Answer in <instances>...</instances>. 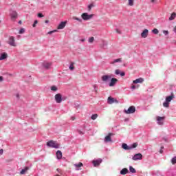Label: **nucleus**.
I'll return each mask as SVG.
<instances>
[{
    "label": "nucleus",
    "instance_id": "obj_1",
    "mask_svg": "<svg viewBox=\"0 0 176 176\" xmlns=\"http://www.w3.org/2000/svg\"><path fill=\"white\" fill-rule=\"evenodd\" d=\"M47 146L50 148H55L56 149H58L60 148V144L54 140H50L47 142Z\"/></svg>",
    "mask_w": 176,
    "mask_h": 176
},
{
    "label": "nucleus",
    "instance_id": "obj_2",
    "mask_svg": "<svg viewBox=\"0 0 176 176\" xmlns=\"http://www.w3.org/2000/svg\"><path fill=\"white\" fill-rule=\"evenodd\" d=\"M8 45H10V46H12L14 47H16V46H17V44L16 43V40L14 39V36H10L8 41Z\"/></svg>",
    "mask_w": 176,
    "mask_h": 176
},
{
    "label": "nucleus",
    "instance_id": "obj_3",
    "mask_svg": "<svg viewBox=\"0 0 176 176\" xmlns=\"http://www.w3.org/2000/svg\"><path fill=\"white\" fill-rule=\"evenodd\" d=\"M94 16V14H93L89 15L87 13L85 12L82 14L81 17L82 20H90V19H93Z\"/></svg>",
    "mask_w": 176,
    "mask_h": 176
},
{
    "label": "nucleus",
    "instance_id": "obj_4",
    "mask_svg": "<svg viewBox=\"0 0 176 176\" xmlns=\"http://www.w3.org/2000/svg\"><path fill=\"white\" fill-rule=\"evenodd\" d=\"M55 101L57 102V104H61L63 102V96L60 95V94H57L55 95Z\"/></svg>",
    "mask_w": 176,
    "mask_h": 176
},
{
    "label": "nucleus",
    "instance_id": "obj_5",
    "mask_svg": "<svg viewBox=\"0 0 176 176\" xmlns=\"http://www.w3.org/2000/svg\"><path fill=\"white\" fill-rule=\"evenodd\" d=\"M125 113L130 115V113H134L135 112V107L134 106H131L127 110H124Z\"/></svg>",
    "mask_w": 176,
    "mask_h": 176
},
{
    "label": "nucleus",
    "instance_id": "obj_6",
    "mask_svg": "<svg viewBox=\"0 0 176 176\" xmlns=\"http://www.w3.org/2000/svg\"><path fill=\"white\" fill-rule=\"evenodd\" d=\"M164 119H166V117L157 116V124H159L160 126H162L164 122Z\"/></svg>",
    "mask_w": 176,
    "mask_h": 176
},
{
    "label": "nucleus",
    "instance_id": "obj_7",
    "mask_svg": "<svg viewBox=\"0 0 176 176\" xmlns=\"http://www.w3.org/2000/svg\"><path fill=\"white\" fill-rule=\"evenodd\" d=\"M116 83H118V78H112L110 80V82L109 84V86L110 87H113V86H115V85H116Z\"/></svg>",
    "mask_w": 176,
    "mask_h": 176
},
{
    "label": "nucleus",
    "instance_id": "obj_8",
    "mask_svg": "<svg viewBox=\"0 0 176 176\" xmlns=\"http://www.w3.org/2000/svg\"><path fill=\"white\" fill-rule=\"evenodd\" d=\"M112 78L111 75H104L101 77L102 82H107Z\"/></svg>",
    "mask_w": 176,
    "mask_h": 176
},
{
    "label": "nucleus",
    "instance_id": "obj_9",
    "mask_svg": "<svg viewBox=\"0 0 176 176\" xmlns=\"http://www.w3.org/2000/svg\"><path fill=\"white\" fill-rule=\"evenodd\" d=\"M133 160L137 161V160H142V154L141 153H138L135 154L133 157Z\"/></svg>",
    "mask_w": 176,
    "mask_h": 176
},
{
    "label": "nucleus",
    "instance_id": "obj_10",
    "mask_svg": "<svg viewBox=\"0 0 176 176\" xmlns=\"http://www.w3.org/2000/svg\"><path fill=\"white\" fill-rule=\"evenodd\" d=\"M112 135H113V134L109 133L108 135H107L105 137L104 142H112V139L111 138V137H112Z\"/></svg>",
    "mask_w": 176,
    "mask_h": 176
},
{
    "label": "nucleus",
    "instance_id": "obj_11",
    "mask_svg": "<svg viewBox=\"0 0 176 176\" xmlns=\"http://www.w3.org/2000/svg\"><path fill=\"white\" fill-rule=\"evenodd\" d=\"M174 98H175V96L173 93H172L170 96L166 98V101H167L168 102H171V100H174Z\"/></svg>",
    "mask_w": 176,
    "mask_h": 176
},
{
    "label": "nucleus",
    "instance_id": "obj_12",
    "mask_svg": "<svg viewBox=\"0 0 176 176\" xmlns=\"http://www.w3.org/2000/svg\"><path fill=\"white\" fill-rule=\"evenodd\" d=\"M74 166H75L76 170H82L80 167H83V164L82 162H79L78 164H74Z\"/></svg>",
    "mask_w": 176,
    "mask_h": 176
},
{
    "label": "nucleus",
    "instance_id": "obj_13",
    "mask_svg": "<svg viewBox=\"0 0 176 176\" xmlns=\"http://www.w3.org/2000/svg\"><path fill=\"white\" fill-rule=\"evenodd\" d=\"M102 162V160H98L96 161H93V164L94 167H98V166H100V164Z\"/></svg>",
    "mask_w": 176,
    "mask_h": 176
},
{
    "label": "nucleus",
    "instance_id": "obj_14",
    "mask_svg": "<svg viewBox=\"0 0 176 176\" xmlns=\"http://www.w3.org/2000/svg\"><path fill=\"white\" fill-rule=\"evenodd\" d=\"M10 16L12 20H15V19H17V12H16V11H12Z\"/></svg>",
    "mask_w": 176,
    "mask_h": 176
},
{
    "label": "nucleus",
    "instance_id": "obj_15",
    "mask_svg": "<svg viewBox=\"0 0 176 176\" xmlns=\"http://www.w3.org/2000/svg\"><path fill=\"white\" fill-rule=\"evenodd\" d=\"M65 24H67V22H60L59 25H58V30H63L65 28Z\"/></svg>",
    "mask_w": 176,
    "mask_h": 176
},
{
    "label": "nucleus",
    "instance_id": "obj_16",
    "mask_svg": "<svg viewBox=\"0 0 176 176\" xmlns=\"http://www.w3.org/2000/svg\"><path fill=\"white\" fill-rule=\"evenodd\" d=\"M142 38H146L148 36V30L145 29L141 34Z\"/></svg>",
    "mask_w": 176,
    "mask_h": 176
},
{
    "label": "nucleus",
    "instance_id": "obj_17",
    "mask_svg": "<svg viewBox=\"0 0 176 176\" xmlns=\"http://www.w3.org/2000/svg\"><path fill=\"white\" fill-rule=\"evenodd\" d=\"M6 58H8V54L6 52L1 54L0 56V60H6Z\"/></svg>",
    "mask_w": 176,
    "mask_h": 176
},
{
    "label": "nucleus",
    "instance_id": "obj_18",
    "mask_svg": "<svg viewBox=\"0 0 176 176\" xmlns=\"http://www.w3.org/2000/svg\"><path fill=\"white\" fill-rule=\"evenodd\" d=\"M43 67L44 68H45V69H49V68H50V67H52V63H43Z\"/></svg>",
    "mask_w": 176,
    "mask_h": 176
},
{
    "label": "nucleus",
    "instance_id": "obj_19",
    "mask_svg": "<svg viewBox=\"0 0 176 176\" xmlns=\"http://www.w3.org/2000/svg\"><path fill=\"white\" fill-rule=\"evenodd\" d=\"M144 82V78H140L133 81V83H142Z\"/></svg>",
    "mask_w": 176,
    "mask_h": 176
},
{
    "label": "nucleus",
    "instance_id": "obj_20",
    "mask_svg": "<svg viewBox=\"0 0 176 176\" xmlns=\"http://www.w3.org/2000/svg\"><path fill=\"white\" fill-rule=\"evenodd\" d=\"M120 174L122 175H126V174H129V169L124 168L121 171Z\"/></svg>",
    "mask_w": 176,
    "mask_h": 176
},
{
    "label": "nucleus",
    "instance_id": "obj_21",
    "mask_svg": "<svg viewBox=\"0 0 176 176\" xmlns=\"http://www.w3.org/2000/svg\"><path fill=\"white\" fill-rule=\"evenodd\" d=\"M122 148H123V149H125V151H130L131 149V148H130V146H129L127 144L125 143L122 144Z\"/></svg>",
    "mask_w": 176,
    "mask_h": 176
},
{
    "label": "nucleus",
    "instance_id": "obj_22",
    "mask_svg": "<svg viewBox=\"0 0 176 176\" xmlns=\"http://www.w3.org/2000/svg\"><path fill=\"white\" fill-rule=\"evenodd\" d=\"M56 157L57 159H61L63 157V153L61 152V151H58L56 152Z\"/></svg>",
    "mask_w": 176,
    "mask_h": 176
},
{
    "label": "nucleus",
    "instance_id": "obj_23",
    "mask_svg": "<svg viewBox=\"0 0 176 176\" xmlns=\"http://www.w3.org/2000/svg\"><path fill=\"white\" fill-rule=\"evenodd\" d=\"M175 17H176V14H175V12H173V13L171 14L170 16L169 17L170 21L174 20V19H175Z\"/></svg>",
    "mask_w": 176,
    "mask_h": 176
},
{
    "label": "nucleus",
    "instance_id": "obj_24",
    "mask_svg": "<svg viewBox=\"0 0 176 176\" xmlns=\"http://www.w3.org/2000/svg\"><path fill=\"white\" fill-rule=\"evenodd\" d=\"M113 100H114V98H112V97H109L108 98V100H107V102H108V104H113Z\"/></svg>",
    "mask_w": 176,
    "mask_h": 176
},
{
    "label": "nucleus",
    "instance_id": "obj_25",
    "mask_svg": "<svg viewBox=\"0 0 176 176\" xmlns=\"http://www.w3.org/2000/svg\"><path fill=\"white\" fill-rule=\"evenodd\" d=\"M129 171L132 173V174H135L137 173L135 168H134L133 166L129 167Z\"/></svg>",
    "mask_w": 176,
    "mask_h": 176
},
{
    "label": "nucleus",
    "instance_id": "obj_26",
    "mask_svg": "<svg viewBox=\"0 0 176 176\" xmlns=\"http://www.w3.org/2000/svg\"><path fill=\"white\" fill-rule=\"evenodd\" d=\"M116 63H122V58H118L111 62L110 64H115Z\"/></svg>",
    "mask_w": 176,
    "mask_h": 176
},
{
    "label": "nucleus",
    "instance_id": "obj_27",
    "mask_svg": "<svg viewBox=\"0 0 176 176\" xmlns=\"http://www.w3.org/2000/svg\"><path fill=\"white\" fill-rule=\"evenodd\" d=\"M28 170V167H25L24 169H22L21 171L20 172V174L21 175L25 174L27 173V170Z\"/></svg>",
    "mask_w": 176,
    "mask_h": 176
},
{
    "label": "nucleus",
    "instance_id": "obj_28",
    "mask_svg": "<svg viewBox=\"0 0 176 176\" xmlns=\"http://www.w3.org/2000/svg\"><path fill=\"white\" fill-rule=\"evenodd\" d=\"M74 64H75L74 62L71 63L70 66L69 67L70 71H74L75 69V67L74 66Z\"/></svg>",
    "mask_w": 176,
    "mask_h": 176
},
{
    "label": "nucleus",
    "instance_id": "obj_29",
    "mask_svg": "<svg viewBox=\"0 0 176 176\" xmlns=\"http://www.w3.org/2000/svg\"><path fill=\"white\" fill-rule=\"evenodd\" d=\"M163 106L165 108H168L170 107V102H167L166 100L163 103Z\"/></svg>",
    "mask_w": 176,
    "mask_h": 176
},
{
    "label": "nucleus",
    "instance_id": "obj_30",
    "mask_svg": "<svg viewBox=\"0 0 176 176\" xmlns=\"http://www.w3.org/2000/svg\"><path fill=\"white\" fill-rule=\"evenodd\" d=\"M97 118H98V115L97 113H95L91 116V119H92V120H96Z\"/></svg>",
    "mask_w": 176,
    "mask_h": 176
},
{
    "label": "nucleus",
    "instance_id": "obj_31",
    "mask_svg": "<svg viewBox=\"0 0 176 176\" xmlns=\"http://www.w3.org/2000/svg\"><path fill=\"white\" fill-rule=\"evenodd\" d=\"M129 6H134V0H128Z\"/></svg>",
    "mask_w": 176,
    "mask_h": 176
},
{
    "label": "nucleus",
    "instance_id": "obj_32",
    "mask_svg": "<svg viewBox=\"0 0 176 176\" xmlns=\"http://www.w3.org/2000/svg\"><path fill=\"white\" fill-rule=\"evenodd\" d=\"M137 146H138V143L135 142V143H133L131 146L130 148H131V149L134 148H137Z\"/></svg>",
    "mask_w": 176,
    "mask_h": 176
},
{
    "label": "nucleus",
    "instance_id": "obj_33",
    "mask_svg": "<svg viewBox=\"0 0 176 176\" xmlns=\"http://www.w3.org/2000/svg\"><path fill=\"white\" fill-rule=\"evenodd\" d=\"M73 20H76L77 21H79L80 23H82V19L80 18H78L76 16H73Z\"/></svg>",
    "mask_w": 176,
    "mask_h": 176
},
{
    "label": "nucleus",
    "instance_id": "obj_34",
    "mask_svg": "<svg viewBox=\"0 0 176 176\" xmlns=\"http://www.w3.org/2000/svg\"><path fill=\"white\" fill-rule=\"evenodd\" d=\"M91 8H94V4L91 3V4H89L88 6V10L89 11H91Z\"/></svg>",
    "mask_w": 176,
    "mask_h": 176
},
{
    "label": "nucleus",
    "instance_id": "obj_35",
    "mask_svg": "<svg viewBox=\"0 0 176 176\" xmlns=\"http://www.w3.org/2000/svg\"><path fill=\"white\" fill-rule=\"evenodd\" d=\"M88 41H89V43H93V42H94V37H90L88 39Z\"/></svg>",
    "mask_w": 176,
    "mask_h": 176
},
{
    "label": "nucleus",
    "instance_id": "obj_36",
    "mask_svg": "<svg viewBox=\"0 0 176 176\" xmlns=\"http://www.w3.org/2000/svg\"><path fill=\"white\" fill-rule=\"evenodd\" d=\"M51 90H52V91H57V87L56 86H52L51 87Z\"/></svg>",
    "mask_w": 176,
    "mask_h": 176
},
{
    "label": "nucleus",
    "instance_id": "obj_37",
    "mask_svg": "<svg viewBox=\"0 0 176 176\" xmlns=\"http://www.w3.org/2000/svg\"><path fill=\"white\" fill-rule=\"evenodd\" d=\"M171 163H172V164H175V163H176V157H174L173 158H172Z\"/></svg>",
    "mask_w": 176,
    "mask_h": 176
},
{
    "label": "nucleus",
    "instance_id": "obj_38",
    "mask_svg": "<svg viewBox=\"0 0 176 176\" xmlns=\"http://www.w3.org/2000/svg\"><path fill=\"white\" fill-rule=\"evenodd\" d=\"M153 34H159V30L157 29L153 30Z\"/></svg>",
    "mask_w": 176,
    "mask_h": 176
},
{
    "label": "nucleus",
    "instance_id": "obj_39",
    "mask_svg": "<svg viewBox=\"0 0 176 176\" xmlns=\"http://www.w3.org/2000/svg\"><path fill=\"white\" fill-rule=\"evenodd\" d=\"M116 75H120V69H116L115 71Z\"/></svg>",
    "mask_w": 176,
    "mask_h": 176
},
{
    "label": "nucleus",
    "instance_id": "obj_40",
    "mask_svg": "<svg viewBox=\"0 0 176 176\" xmlns=\"http://www.w3.org/2000/svg\"><path fill=\"white\" fill-rule=\"evenodd\" d=\"M36 24H38V21L37 20L34 21V22L32 25V27H34V28L36 27Z\"/></svg>",
    "mask_w": 176,
    "mask_h": 176
},
{
    "label": "nucleus",
    "instance_id": "obj_41",
    "mask_svg": "<svg viewBox=\"0 0 176 176\" xmlns=\"http://www.w3.org/2000/svg\"><path fill=\"white\" fill-rule=\"evenodd\" d=\"M37 16H38V17H39V18H42V17L44 16L43 13H38Z\"/></svg>",
    "mask_w": 176,
    "mask_h": 176
},
{
    "label": "nucleus",
    "instance_id": "obj_42",
    "mask_svg": "<svg viewBox=\"0 0 176 176\" xmlns=\"http://www.w3.org/2000/svg\"><path fill=\"white\" fill-rule=\"evenodd\" d=\"M24 32H25V30L22 28L19 30V34H24Z\"/></svg>",
    "mask_w": 176,
    "mask_h": 176
},
{
    "label": "nucleus",
    "instance_id": "obj_43",
    "mask_svg": "<svg viewBox=\"0 0 176 176\" xmlns=\"http://www.w3.org/2000/svg\"><path fill=\"white\" fill-rule=\"evenodd\" d=\"M116 32H117V34H122V32H120L119 29H116Z\"/></svg>",
    "mask_w": 176,
    "mask_h": 176
},
{
    "label": "nucleus",
    "instance_id": "obj_44",
    "mask_svg": "<svg viewBox=\"0 0 176 176\" xmlns=\"http://www.w3.org/2000/svg\"><path fill=\"white\" fill-rule=\"evenodd\" d=\"M163 34H164L165 35H168V31H167V30H164V31H163Z\"/></svg>",
    "mask_w": 176,
    "mask_h": 176
},
{
    "label": "nucleus",
    "instance_id": "obj_45",
    "mask_svg": "<svg viewBox=\"0 0 176 176\" xmlns=\"http://www.w3.org/2000/svg\"><path fill=\"white\" fill-rule=\"evenodd\" d=\"M113 102H116V104H119V101L114 98Z\"/></svg>",
    "mask_w": 176,
    "mask_h": 176
},
{
    "label": "nucleus",
    "instance_id": "obj_46",
    "mask_svg": "<svg viewBox=\"0 0 176 176\" xmlns=\"http://www.w3.org/2000/svg\"><path fill=\"white\" fill-rule=\"evenodd\" d=\"M120 74L121 76H124L126 75L124 72H121Z\"/></svg>",
    "mask_w": 176,
    "mask_h": 176
},
{
    "label": "nucleus",
    "instance_id": "obj_47",
    "mask_svg": "<svg viewBox=\"0 0 176 176\" xmlns=\"http://www.w3.org/2000/svg\"><path fill=\"white\" fill-rule=\"evenodd\" d=\"M3 77L0 76V82H3Z\"/></svg>",
    "mask_w": 176,
    "mask_h": 176
},
{
    "label": "nucleus",
    "instance_id": "obj_48",
    "mask_svg": "<svg viewBox=\"0 0 176 176\" xmlns=\"http://www.w3.org/2000/svg\"><path fill=\"white\" fill-rule=\"evenodd\" d=\"M57 30H54V31H51V32H49L48 34H53V32H56Z\"/></svg>",
    "mask_w": 176,
    "mask_h": 176
},
{
    "label": "nucleus",
    "instance_id": "obj_49",
    "mask_svg": "<svg viewBox=\"0 0 176 176\" xmlns=\"http://www.w3.org/2000/svg\"><path fill=\"white\" fill-rule=\"evenodd\" d=\"M3 153V149L0 150V155H2Z\"/></svg>",
    "mask_w": 176,
    "mask_h": 176
},
{
    "label": "nucleus",
    "instance_id": "obj_50",
    "mask_svg": "<svg viewBox=\"0 0 176 176\" xmlns=\"http://www.w3.org/2000/svg\"><path fill=\"white\" fill-rule=\"evenodd\" d=\"M131 89H132L133 90H134V89H135V85H132V86H131Z\"/></svg>",
    "mask_w": 176,
    "mask_h": 176
},
{
    "label": "nucleus",
    "instance_id": "obj_51",
    "mask_svg": "<svg viewBox=\"0 0 176 176\" xmlns=\"http://www.w3.org/2000/svg\"><path fill=\"white\" fill-rule=\"evenodd\" d=\"M16 98H20V95H19V94H16Z\"/></svg>",
    "mask_w": 176,
    "mask_h": 176
},
{
    "label": "nucleus",
    "instance_id": "obj_52",
    "mask_svg": "<svg viewBox=\"0 0 176 176\" xmlns=\"http://www.w3.org/2000/svg\"><path fill=\"white\" fill-rule=\"evenodd\" d=\"M56 170L58 171V173H60V174H61V170L60 169H56Z\"/></svg>",
    "mask_w": 176,
    "mask_h": 176
},
{
    "label": "nucleus",
    "instance_id": "obj_53",
    "mask_svg": "<svg viewBox=\"0 0 176 176\" xmlns=\"http://www.w3.org/2000/svg\"><path fill=\"white\" fill-rule=\"evenodd\" d=\"M49 21H50L49 20H45V24L49 23Z\"/></svg>",
    "mask_w": 176,
    "mask_h": 176
},
{
    "label": "nucleus",
    "instance_id": "obj_54",
    "mask_svg": "<svg viewBox=\"0 0 176 176\" xmlns=\"http://www.w3.org/2000/svg\"><path fill=\"white\" fill-rule=\"evenodd\" d=\"M94 87L96 91H97V87L96 85H94Z\"/></svg>",
    "mask_w": 176,
    "mask_h": 176
},
{
    "label": "nucleus",
    "instance_id": "obj_55",
    "mask_svg": "<svg viewBox=\"0 0 176 176\" xmlns=\"http://www.w3.org/2000/svg\"><path fill=\"white\" fill-rule=\"evenodd\" d=\"M79 134H83V132H82L81 131H78Z\"/></svg>",
    "mask_w": 176,
    "mask_h": 176
},
{
    "label": "nucleus",
    "instance_id": "obj_56",
    "mask_svg": "<svg viewBox=\"0 0 176 176\" xmlns=\"http://www.w3.org/2000/svg\"><path fill=\"white\" fill-rule=\"evenodd\" d=\"M174 32L176 33V26L174 28Z\"/></svg>",
    "mask_w": 176,
    "mask_h": 176
},
{
    "label": "nucleus",
    "instance_id": "obj_57",
    "mask_svg": "<svg viewBox=\"0 0 176 176\" xmlns=\"http://www.w3.org/2000/svg\"><path fill=\"white\" fill-rule=\"evenodd\" d=\"M160 153H163V150H160Z\"/></svg>",
    "mask_w": 176,
    "mask_h": 176
},
{
    "label": "nucleus",
    "instance_id": "obj_58",
    "mask_svg": "<svg viewBox=\"0 0 176 176\" xmlns=\"http://www.w3.org/2000/svg\"><path fill=\"white\" fill-rule=\"evenodd\" d=\"M85 38H84V39H82V40H81V42H85Z\"/></svg>",
    "mask_w": 176,
    "mask_h": 176
},
{
    "label": "nucleus",
    "instance_id": "obj_59",
    "mask_svg": "<svg viewBox=\"0 0 176 176\" xmlns=\"http://www.w3.org/2000/svg\"><path fill=\"white\" fill-rule=\"evenodd\" d=\"M151 2H153V3L155 2V0H151Z\"/></svg>",
    "mask_w": 176,
    "mask_h": 176
},
{
    "label": "nucleus",
    "instance_id": "obj_60",
    "mask_svg": "<svg viewBox=\"0 0 176 176\" xmlns=\"http://www.w3.org/2000/svg\"><path fill=\"white\" fill-rule=\"evenodd\" d=\"M72 120H75V118H72Z\"/></svg>",
    "mask_w": 176,
    "mask_h": 176
},
{
    "label": "nucleus",
    "instance_id": "obj_61",
    "mask_svg": "<svg viewBox=\"0 0 176 176\" xmlns=\"http://www.w3.org/2000/svg\"><path fill=\"white\" fill-rule=\"evenodd\" d=\"M19 23H20V24L21 23V21H19Z\"/></svg>",
    "mask_w": 176,
    "mask_h": 176
},
{
    "label": "nucleus",
    "instance_id": "obj_62",
    "mask_svg": "<svg viewBox=\"0 0 176 176\" xmlns=\"http://www.w3.org/2000/svg\"><path fill=\"white\" fill-rule=\"evenodd\" d=\"M0 23H1V21H0Z\"/></svg>",
    "mask_w": 176,
    "mask_h": 176
}]
</instances>
